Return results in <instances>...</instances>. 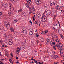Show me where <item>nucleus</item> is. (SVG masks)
<instances>
[{
	"instance_id": "1",
	"label": "nucleus",
	"mask_w": 64,
	"mask_h": 64,
	"mask_svg": "<svg viewBox=\"0 0 64 64\" xmlns=\"http://www.w3.org/2000/svg\"><path fill=\"white\" fill-rule=\"evenodd\" d=\"M41 19H42V21L43 22H46L47 20V17H46V16H44L41 18Z\"/></svg>"
},
{
	"instance_id": "2",
	"label": "nucleus",
	"mask_w": 64,
	"mask_h": 64,
	"mask_svg": "<svg viewBox=\"0 0 64 64\" xmlns=\"http://www.w3.org/2000/svg\"><path fill=\"white\" fill-rule=\"evenodd\" d=\"M26 28L25 27H24L22 29V31L23 32H24V33L25 35H26V34H27V30H26Z\"/></svg>"
},
{
	"instance_id": "3",
	"label": "nucleus",
	"mask_w": 64,
	"mask_h": 64,
	"mask_svg": "<svg viewBox=\"0 0 64 64\" xmlns=\"http://www.w3.org/2000/svg\"><path fill=\"white\" fill-rule=\"evenodd\" d=\"M51 4H52L53 5H57V2L56 1L53 0H51Z\"/></svg>"
},
{
	"instance_id": "4",
	"label": "nucleus",
	"mask_w": 64,
	"mask_h": 64,
	"mask_svg": "<svg viewBox=\"0 0 64 64\" xmlns=\"http://www.w3.org/2000/svg\"><path fill=\"white\" fill-rule=\"evenodd\" d=\"M9 6L10 9L11 11H13L14 10V8L12 6V5L11 4L9 3Z\"/></svg>"
},
{
	"instance_id": "5",
	"label": "nucleus",
	"mask_w": 64,
	"mask_h": 64,
	"mask_svg": "<svg viewBox=\"0 0 64 64\" xmlns=\"http://www.w3.org/2000/svg\"><path fill=\"white\" fill-rule=\"evenodd\" d=\"M35 2L37 5H39L41 4V2L40 1V0H36V1Z\"/></svg>"
},
{
	"instance_id": "6",
	"label": "nucleus",
	"mask_w": 64,
	"mask_h": 64,
	"mask_svg": "<svg viewBox=\"0 0 64 64\" xmlns=\"http://www.w3.org/2000/svg\"><path fill=\"white\" fill-rule=\"evenodd\" d=\"M62 44H60L59 47H58V48L59 50H60V51H62Z\"/></svg>"
},
{
	"instance_id": "7",
	"label": "nucleus",
	"mask_w": 64,
	"mask_h": 64,
	"mask_svg": "<svg viewBox=\"0 0 64 64\" xmlns=\"http://www.w3.org/2000/svg\"><path fill=\"white\" fill-rule=\"evenodd\" d=\"M46 14L48 16H49L51 14V12L50 10H48L46 12Z\"/></svg>"
},
{
	"instance_id": "8",
	"label": "nucleus",
	"mask_w": 64,
	"mask_h": 64,
	"mask_svg": "<svg viewBox=\"0 0 64 64\" xmlns=\"http://www.w3.org/2000/svg\"><path fill=\"white\" fill-rule=\"evenodd\" d=\"M8 6L7 4L6 3H4L3 4L2 6L4 8H6Z\"/></svg>"
},
{
	"instance_id": "9",
	"label": "nucleus",
	"mask_w": 64,
	"mask_h": 64,
	"mask_svg": "<svg viewBox=\"0 0 64 64\" xmlns=\"http://www.w3.org/2000/svg\"><path fill=\"white\" fill-rule=\"evenodd\" d=\"M20 50V48H18L16 50V52L17 54H19Z\"/></svg>"
},
{
	"instance_id": "10",
	"label": "nucleus",
	"mask_w": 64,
	"mask_h": 64,
	"mask_svg": "<svg viewBox=\"0 0 64 64\" xmlns=\"http://www.w3.org/2000/svg\"><path fill=\"white\" fill-rule=\"evenodd\" d=\"M52 36L54 38H58V37L57 34H54Z\"/></svg>"
},
{
	"instance_id": "11",
	"label": "nucleus",
	"mask_w": 64,
	"mask_h": 64,
	"mask_svg": "<svg viewBox=\"0 0 64 64\" xmlns=\"http://www.w3.org/2000/svg\"><path fill=\"white\" fill-rule=\"evenodd\" d=\"M52 57L54 59H56V58L58 57V56L56 55H54L53 56H52Z\"/></svg>"
},
{
	"instance_id": "12",
	"label": "nucleus",
	"mask_w": 64,
	"mask_h": 64,
	"mask_svg": "<svg viewBox=\"0 0 64 64\" xmlns=\"http://www.w3.org/2000/svg\"><path fill=\"white\" fill-rule=\"evenodd\" d=\"M10 24H7L5 26L7 29H9V28H10Z\"/></svg>"
},
{
	"instance_id": "13",
	"label": "nucleus",
	"mask_w": 64,
	"mask_h": 64,
	"mask_svg": "<svg viewBox=\"0 0 64 64\" xmlns=\"http://www.w3.org/2000/svg\"><path fill=\"white\" fill-rule=\"evenodd\" d=\"M4 24L5 26L9 24V23L8 22H4Z\"/></svg>"
},
{
	"instance_id": "14",
	"label": "nucleus",
	"mask_w": 64,
	"mask_h": 64,
	"mask_svg": "<svg viewBox=\"0 0 64 64\" xmlns=\"http://www.w3.org/2000/svg\"><path fill=\"white\" fill-rule=\"evenodd\" d=\"M30 11H34V12H35V8H34L33 7L32 8H30Z\"/></svg>"
},
{
	"instance_id": "15",
	"label": "nucleus",
	"mask_w": 64,
	"mask_h": 64,
	"mask_svg": "<svg viewBox=\"0 0 64 64\" xmlns=\"http://www.w3.org/2000/svg\"><path fill=\"white\" fill-rule=\"evenodd\" d=\"M58 33L60 34H62V30L61 29H59L58 30Z\"/></svg>"
},
{
	"instance_id": "16",
	"label": "nucleus",
	"mask_w": 64,
	"mask_h": 64,
	"mask_svg": "<svg viewBox=\"0 0 64 64\" xmlns=\"http://www.w3.org/2000/svg\"><path fill=\"white\" fill-rule=\"evenodd\" d=\"M25 49V47L24 46H22L20 47V50H22V51L23 50H24Z\"/></svg>"
},
{
	"instance_id": "17",
	"label": "nucleus",
	"mask_w": 64,
	"mask_h": 64,
	"mask_svg": "<svg viewBox=\"0 0 64 64\" xmlns=\"http://www.w3.org/2000/svg\"><path fill=\"white\" fill-rule=\"evenodd\" d=\"M24 5L27 8H29V4H28L27 3H25L24 4Z\"/></svg>"
},
{
	"instance_id": "18",
	"label": "nucleus",
	"mask_w": 64,
	"mask_h": 64,
	"mask_svg": "<svg viewBox=\"0 0 64 64\" xmlns=\"http://www.w3.org/2000/svg\"><path fill=\"white\" fill-rule=\"evenodd\" d=\"M50 44L53 47L54 46L53 45V42H52V41H50Z\"/></svg>"
},
{
	"instance_id": "19",
	"label": "nucleus",
	"mask_w": 64,
	"mask_h": 64,
	"mask_svg": "<svg viewBox=\"0 0 64 64\" xmlns=\"http://www.w3.org/2000/svg\"><path fill=\"white\" fill-rule=\"evenodd\" d=\"M9 44L10 45H13V42L12 41L11 42V41H9Z\"/></svg>"
},
{
	"instance_id": "20",
	"label": "nucleus",
	"mask_w": 64,
	"mask_h": 64,
	"mask_svg": "<svg viewBox=\"0 0 64 64\" xmlns=\"http://www.w3.org/2000/svg\"><path fill=\"white\" fill-rule=\"evenodd\" d=\"M38 17H40L41 16V14L39 13H38L36 15Z\"/></svg>"
},
{
	"instance_id": "21",
	"label": "nucleus",
	"mask_w": 64,
	"mask_h": 64,
	"mask_svg": "<svg viewBox=\"0 0 64 64\" xmlns=\"http://www.w3.org/2000/svg\"><path fill=\"white\" fill-rule=\"evenodd\" d=\"M30 35H32L33 34V32H29Z\"/></svg>"
},
{
	"instance_id": "22",
	"label": "nucleus",
	"mask_w": 64,
	"mask_h": 64,
	"mask_svg": "<svg viewBox=\"0 0 64 64\" xmlns=\"http://www.w3.org/2000/svg\"><path fill=\"white\" fill-rule=\"evenodd\" d=\"M10 30L12 32H13L14 31V28H10Z\"/></svg>"
},
{
	"instance_id": "23",
	"label": "nucleus",
	"mask_w": 64,
	"mask_h": 64,
	"mask_svg": "<svg viewBox=\"0 0 64 64\" xmlns=\"http://www.w3.org/2000/svg\"><path fill=\"white\" fill-rule=\"evenodd\" d=\"M33 28H31L30 29V30H29V32H33Z\"/></svg>"
},
{
	"instance_id": "24",
	"label": "nucleus",
	"mask_w": 64,
	"mask_h": 64,
	"mask_svg": "<svg viewBox=\"0 0 64 64\" xmlns=\"http://www.w3.org/2000/svg\"><path fill=\"white\" fill-rule=\"evenodd\" d=\"M14 34H15V35H18V32H17L15 31L14 32Z\"/></svg>"
},
{
	"instance_id": "25",
	"label": "nucleus",
	"mask_w": 64,
	"mask_h": 64,
	"mask_svg": "<svg viewBox=\"0 0 64 64\" xmlns=\"http://www.w3.org/2000/svg\"><path fill=\"white\" fill-rule=\"evenodd\" d=\"M59 6H57L56 7V10H58V8H59Z\"/></svg>"
},
{
	"instance_id": "26",
	"label": "nucleus",
	"mask_w": 64,
	"mask_h": 64,
	"mask_svg": "<svg viewBox=\"0 0 64 64\" xmlns=\"http://www.w3.org/2000/svg\"><path fill=\"white\" fill-rule=\"evenodd\" d=\"M43 64V63L42 62H38V63H37L36 64Z\"/></svg>"
},
{
	"instance_id": "27",
	"label": "nucleus",
	"mask_w": 64,
	"mask_h": 64,
	"mask_svg": "<svg viewBox=\"0 0 64 64\" xmlns=\"http://www.w3.org/2000/svg\"><path fill=\"white\" fill-rule=\"evenodd\" d=\"M18 22V20H15L14 22V23H16V22Z\"/></svg>"
},
{
	"instance_id": "28",
	"label": "nucleus",
	"mask_w": 64,
	"mask_h": 64,
	"mask_svg": "<svg viewBox=\"0 0 64 64\" xmlns=\"http://www.w3.org/2000/svg\"><path fill=\"white\" fill-rule=\"evenodd\" d=\"M36 36L37 37H39V33H37L36 34Z\"/></svg>"
},
{
	"instance_id": "29",
	"label": "nucleus",
	"mask_w": 64,
	"mask_h": 64,
	"mask_svg": "<svg viewBox=\"0 0 64 64\" xmlns=\"http://www.w3.org/2000/svg\"><path fill=\"white\" fill-rule=\"evenodd\" d=\"M53 48L54 50H56V46H54L53 47Z\"/></svg>"
},
{
	"instance_id": "30",
	"label": "nucleus",
	"mask_w": 64,
	"mask_h": 64,
	"mask_svg": "<svg viewBox=\"0 0 64 64\" xmlns=\"http://www.w3.org/2000/svg\"><path fill=\"white\" fill-rule=\"evenodd\" d=\"M12 14V13H11V12H8V14L9 16H11Z\"/></svg>"
},
{
	"instance_id": "31",
	"label": "nucleus",
	"mask_w": 64,
	"mask_h": 64,
	"mask_svg": "<svg viewBox=\"0 0 64 64\" xmlns=\"http://www.w3.org/2000/svg\"><path fill=\"white\" fill-rule=\"evenodd\" d=\"M46 40L48 42H50V41H51L48 38H47L46 39Z\"/></svg>"
},
{
	"instance_id": "32",
	"label": "nucleus",
	"mask_w": 64,
	"mask_h": 64,
	"mask_svg": "<svg viewBox=\"0 0 64 64\" xmlns=\"http://www.w3.org/2000/svg\"><path fill=\"white\" fill-rule=\"evenodd\" d=\"M56 41V42H59V39H58L56 40H55Z\"/></svg>"
},
{
	"instance_id": "33",
	"label": "nucleus",
	"mask_w": 64,
	"mask_h": 64,
	"mask_svg": "<svg viewBox=\"0 0 64 64\" xmlns=\"http://www.w3.org/2000/svg\"><path fill=\"white\" fill-rule=\"evenodd\" d=\"M23 11V10L22 9H20L19 10H18V12H22Z\"/></svg>"
},
{
	"instance_id": "34",
	"label": "nucleus",
	"mask_w": 64,
	"mask_h": 64,
	"mask_svg": "<svg viewBox=\"0 0 64 64\" xmlns=\"http://www.w3.org/2000/svg\"><path fill=\"white\" fill-rule=\"evenodd\" d=\"M48 32V30H46L44 32V34H46V33H47Z\"/></svg>"
},
{
	"instance_id": "35",
	"label": "nucleus",
	"mask_w": 64,
	"mask_h": 64,
	"mask_svg": "<svg viewBox=\"0 0 64 64\" xmlns=\"http://www.w3.org/2000/svg\"><path fill=\"white\" fill-rule=\"evenodd\" d=\"M27 2H29L30 3L31 2V0H27Z\"/></svg>"
},
{
	"instance_id": "36",
	"label": "nucleus",
	"mask_w": 64,
	"mask_h": 64,
	"mask_svg": "<svg viewBox=\"0 0 64 64\" xmlns=\"http://www.w3.org/2000/svg\"><path fill=\"white\" fill-rule=\"evenodd\" d=\"M34 61L35 62V63H37H37H38V62L37 61H36V60H34Z\"/></svg>"
},
{
	"instance_id": "37",
	"label": "nucleus",
	"mask_w": 64,
	"mask_h": 64,
	"mask_svg": "<svg viewBox=\"0 0 64 64\" xmlns=\"http://www.w3.org/2000/svg\"><path fill=\"white\" fill-rule=\"evenodd\" d=\"M57 25H58V24L57 23H55L54 24L55 26H57Z\"/></svg>"
},
{
	"instance_id": "38",
	"label": "nucleus",
	"mask_w": 64,
	"mask_h": 64,
	"mask_svg": "<svg viewBox=\"0 0 64 64\" xmlns=\"http://www.w3.org/2000/svg\"><path fill=\"white\" fill-rule=\"evenodd\" d=\"M38 24H39L40 25H41V22H38Z\"/></svg>"
},
{
	"instance_id": "39",
	"label": "nucleus",
	"mask_w": 64,
	"mask_h": 64,
	"mask_svg": "<svg viewBox=\"0 0 64 64\" xmlns=\"http://www.w3.org/2000/svg\"><path fill=\"white\" fill-rule=\"evenodd\" d=\"M11 1H12L13 3L15 2V0H11Z\"/></svg>"
},
{
	"instance_id": "40",
	"label": "nucleus",
	"mask_w": 64,
	"mask_h": 64,
	"mask_svg": "<svg viewBox=\"0 0 64 64\" xmlns=\"http://www.w3.org/2000/svg\"><path fill=\"white\" fill-rule=\"evenodd\" d=\"M33 20L34 21L35 20V18H34V17H33Z\"/></svg>"
},
{
	"instance_id": "41",
	"label": "nucleus",
	"mask_w": 64,
	"mask_h": 64,
	"mask_svg": "<svg viewBox=\"0 0 64 64\" xmlns=\"http://www.w3.org/2000/svg\"><path fill=\"white\" fill-rule=\"evenodd\" d=\"M1 61H5V60L4 59H1Z\"/></svg>"
},
{
	"instance_id": "42",
	"label": "nucleus",
	"mask_w": 64,
	"mask_h": 64,
	"mask_svg": "<svg viewBox=\"0 0 64 64\" xmlns=\"http://www.w3.org/2000/svg\"><path fill=\"white\" fill-rule=\"evenodd\" d=\"M40 24H38L37 25V26L38 27H39L40 26Z\"/></svg>"
},
{
	"instance_id": "43",
	"label": "nucleus",
	"mask_w": 64,
	"mask_h": 64,
	"mask_svg": "<svg viewBox=\"0 0 64 64\" xmlns=\"http://www.w3.org/2000/svg\"><path fill=\"white\" fill-rule=\"evenodd\" d=\"M53 44L54 45V46H55V45H56V44L55 43V42H54V43H53Z\"/></svg>"
},
{
	"instance_id": "44",
	"label": "nucleus",
	"mask_w": 64,
	"mask_h": 64,
	"mask_svg": "<svg viewBox=\"0 0 64 64\" xmlns=\"http://www.w3.org/2000/svg\"><path fill=\"white\" fill-rule=\"evenodd\" d=\"M30 24H32V22L30 20Z\"/></svg>"
},
{
	"instance_id": "45",
	"label": "nucleus",
	"mask_w": 64,
	"mask_h": 64,
	"mask_svg": "<svg viewBox=\"0 0 64 64\" xmlns=\"http://www.w3.org/2000/svg\"><path fill=\"white\" fill-rule=\"evenodd\" d=\"M54 64H59V63H58L57 62H56L54 63Z\"/></svg>"
},
{
	"instance_id": "46",
	"label": "nucleus",
	"mask_w": 64,
	"mask_h": 64,
	"mask_svg": "<svg viewBox=\"0 0 64 64\" xmlns=\"http://www.w3.org/2000/svg\"><path fill=\"white\" fill-rule=\"evenodd\" d=\"M2 14H3V13H2V12H0V15H2Z\"/></svg>"
},
{
	"instance_id": "47",
	"label": "nucleus",
	"mask_w": 64,
	"mask_h": 64,
	"mask_svg": "<svg viewBox=\"0 0 64 64\" xmlns=\"http://www.w3.org/2000/svg\"><path fill=\"white\" fill-rule=\"evenodd\" d=\"M4 37H6V35L5 34H4Z\"/></svg>"
},
{
	"instance_id": "48",
	"label": "nucleus",
	"mask_w": 64,
	"mask_h": 64,
	"mask_svg": "<svg viewBox=\"0 0 64 64\" xmlns=\"http://www.w3.org/2000/svg\"><path fill=\"white\" fill-rule=\"evenodd\" d=\"M52 52L53 54H55V52L54 51H52Z\"/></svg>"
},
{
	"instance_id": "49",
	"label": "nucleus",
	"mask_w": 64,
	"mask_h": 64,
	"mask_svg": "<svg viewBox=\"0 0 64 64\" xmlns=\"http://www.w3.org/2000/svg\"><path fill=\"white\" fill-rule=\"evenodd\" d=\"M35 24H38V22H35Z\"/></svg>"
},
{
	"instance_id": "50",
	"label": "nucleus",
	"mask_w": 64,
	"mask_h": 64,
	"mask_svg": "<svg viewBox=\"0 0 64 64\" xmlns=\"http://www.w3.org/2000/svg\"><path fill=\"white\" fill-rule=\"evenodd\" d=\"M5 52L6 54H7V53H8V52H7L6 50L5 51Z\"/></svg>"
},
{
	"instance_id": "51",
	"label": "nucleus",
	"mask_w": 64,
	"mask_h": 64,
	"mask_svg": "<svg viewBox=\"0 0 64 64\" xmlns=\"http://www.w3.org/2000/svg\"><path fill=\"white\" fill-rule=\"evenodd\" d=\"M34 60H34V59H33V58H32V59H31V60H32V61H33V60H34Z\"/></svg>"
},
{
	"instance_id": "52",
	"label": "nucleus",
	"mask_w": 64,
	"mask_h": 64,
	"mask_svg": "<svg viewBox=\"0 0 64 64\" xmlns=\"http://www.w3.org/2000/svg\"><path fill=\"white\" fill-rule=\"evenodd\" d=\"M62 39H63V40H64V37L62 36Z\"/></svg>"
},
{
	"instance_id": "53",
	"label": "nucleus",
	"mask_w": 64,
	"mask_h": 64,
	"mask_svg": "<svg viewBox=\"0 0 64 64\" xmlns=\"http://www.w3.org/2000/svg\"><path fill=\"white\" fill-rule=\"evenodd\" d=\"M3 43V42L2 41H0V43Z\"/></svg>"
},
{
	"instance_id": "54",
	"label": "nucleus",
	"mask_w": 64,
	"mask_h": 64,
	"mask_svg": "<svg viewBox=\"0 0 64 64\" xmlns=\"http://www.w3.org/2000/svg\"><path fill=\"white\" fill-rule=\"evenodd\" d=\"M10 62V63H11L12 64H13V63H14L13 62Z\"/></svg>"
},
{
	"instance_id": "55",
	"label": "nucleus",
	"mask_w": 64,
	"mask_h": 64,
	"mask_svg": "<svg viewBox=\"0 0 64 64\" xmlns=\"http://www.w3.org/2000/svg\"><path fill=\"white\" fill-rule=\"evenodd\" d=\"M42 34H45V32H42Z\"/></svg>"
},
{
	"instance_id": "56",
	"label": "nucleus",
	"mask_w": 64,
	"mask_h": 64,
	"mask_svg": "<svg viewBox=\"0 0 64 64\" xmlns=\"http://www.w3.org/2000/svg\"><path fill=\"white\" fill-rule=\"evenodd\" d=\"M16 63L17 64H19V62H18V61H17V62H16Z\"/></svg>"
},
{
	"instance_id": "57",
	"label": "nucleus",
	"mask_w": 64,
	"mask_h": 64,
	"mask_svg": "<svg viewBox=\"0 0 64 64\" xmlns=\"http://www.w3.org/2000/svg\"><path fill=\"white\" fill-rule=\"evenodd\" d=\"M62 53H63V52L62 53V54H61V55L62 57H63V55L62 54Z\"/></svg>"
},
{
	"instance_id": "58",
	"label": "nucleus",
	"mask_w": 64,
	"mask_h": 64,
	"mask_svg": "<svg viewBox=\"0 0 64 64\" xmlns=\"http://www.w3.org/2000/svg\"><path fill=\"white\" fill-rule=\"evenodd\" d=\"M64 10H62V13H63V12H64Z\"/></svg>"
},
{
	"instance_id": "59",
	"label": "nucleus",
	"mask_w": 64,
	"mask_h": 64,
	"mask_svg": "<svg viewBox=\"0 0 64 64\" xmlns=\"http://www.w3.org/2000/svg\"><path fill=\"white\" fill-rule=\"evenodd\" d=\"M46 14V12H45L43 14V15H45Z\"/></svg>"
},
{
	"instance_id": "60",
	"label": "nucleus",
	"mask_w": 64,
	"mask_h": 64,
	"mask_svg": "<svg viewBox=\"0 0 64 64\" xmlns=\"http://www.w3.org/2000/svg\"><path fill=\"white\" fill-rule=\"evenodd\" d=\"M16 59H18V57H16Z\"/></svg>"
},
{
	"instance_id": "61",
	"label": "nucleus",
	"mask_w": 64,
	"mask_h": 64,
	"mask_svg": "<svg viewBox=\"0 0 64 64\" xmlns=\"http://www.w3.org/2000/svg\"><path fill=\"white\" fill-rule=\"evenodd\" d=\"M9 60V61H10V62H12V60H11V59H10Z\"/></svg>"
},
{
	"instance_id": "62",
	"label": "nucleus",
	"mask_w": 64,
	"mask_h": 64,
	"mask_svg": "<svg viewBox=\"0 0 64 64\" xmlns=\"http://www.w3.org/2000/svg\"><path fill=\"white\" fill-rule=\"evenodd\" d=\"M11 56H12V57L13 56V55H12V54H11Z\"/></svg>"
},
{
	"instance_id": "63",
	"label": "nucleus",
	"mask_w": 64,
	"mask_h": 64,
	"mask_svg": "<svg viewBox=\"0 0 64 64\" xmlns=\"http://www.w3.org/2000/svg\"><path fill=\"white\" fill-rule=\"evenodd\" d=\"M2 47H5V46L4 45H2Z\"/></svg>"
},
{
	"instance_id": "64",
	"label": "nucleus",
	"mask_w": 64,
	"mask_h": 64,
	"mask_svg": "<svg viewBox=\"0 0 64 64\" xmlns=\"http://www.w3.org/2000/svg\"><path fill=\"white\" fill-rule=\"evenodd\" d=\"M31 13H32V12H30L29 13V14H31Z\"/></svg>"
}]
</instances>
